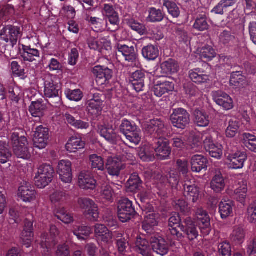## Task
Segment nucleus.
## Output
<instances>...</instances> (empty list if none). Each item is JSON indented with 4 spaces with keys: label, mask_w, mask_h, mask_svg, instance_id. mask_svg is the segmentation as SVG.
<instances>
[{
    "label": "nucleus",
    "mask_w": 256,
    "mask_h": 256,
    "mask_svg": "<svg viewBox=\"0 0 256 256\" xmlns=\"http://www.w3.org/2000/svg\"><path fill=\"white\" fill-rule=\"evenodd\" d=\"M91 167L94 172L96 170L103 171L104 169V162L103 158L96 154L90 156Z\"/></svg>",
    "instance_id": "nucleus-53"
},
{
    "label": "nucleus",
    "mask_w": 256,
    "mask_h": 256,
    "mask_svg": "<svg viewBox=\"0 0 256 256\" xmlns=\"http://www.w3.org/2000/svg\"><path fill=\"white\" fill-rule=\"evenodd\" d=\"M34 236L33 222L26 219L24 221V226L22 233L21 238L22 240L32 239Z\"/></svg>",
    "instance_id": "nucleus-64"
},
{
    "label": "nucleus",
    "mask_w": 256,
    "mask_h": 256,
    "mask_svg": "<svg viewBox=\"0 0 256 256\" xmlns=\"http://www.w3.org/2000/svg\"><path fill=\"white\" fill-rule=\"evenodd\" d=\"M216 56V52L211 46L202 47L200 51V57L204 62L212 60Z\"/></svg>",
    "instance_id": "nucleus-58"
},
{
    "label": "nucleus",
    "mask_w": 256,
    "mask_h": 256,
    "mask_svg": "<svg viewBox=\"0 0 256 256\" xmlns=\"http://www.w3.org/2000/svg\"><path fill=\"white\" fill-rule=\"evenodd\" d=\"M212 97L214 102L225 110H230L234 106L232 100L225 92L220 90L215 92L213 93Z\"/></svg>",
    "instance_id": "nucleus-22"
},
{
    "label": "nucleus",
    "mask_w": 256,
    "mask_h": 256,
    "mask_svg": "<svg viewBox=\"0 0 256 256\" xmlns=\"http://www.w3.org/2000/svg\"><path fill=\"white\" fill-rule=\"evenodd\" d=\"M162 8H165L168 14L173 18H178L180 14V10L177 4L172 0H161Z\"/></svg>",
    "instance_id": "nucleus-40"
},
{
    "label": "nucleus",
    "mask_w": 256,
    "mask_h": 256,
    "mask_svg": "<svg viewBox=\"0 0 256 256\" xmlns=\"http://www.w3.org/2000/svg\"><path fill=\"white\" fill-rule=\"evenodd\" d=\"M50 138L49 129L42 126H38L33 138L34 146L40 150L44 148L48 145Z\"/></svg>",
    "instance_id": "nucleus-14"
},
{
    "label": "nucleus",
    "mask_w": 256,
    "mask_h": 256,
    "mask_svg": "<svg viewBox=\"0 0 256 256\" xmlns=\"http://www.w3.org/2000/svg\"><path fill=\"white\" fill-rule=\"evenodd\" d=\"M114 194V192L112 187L106 184L102 186L100 196L104 202H112Z\"/></svg>",
    "instance_id": "nucleus-56"
},
{
    "label": "nucleus",
    "mask_w": 256,
    "mask_h": 256,
    "mask_svg": "<svg viewBox=\"0 0 256 256\" xmlns=\"http://www.w3.org/2000/svg\"><path fill=\"white\" fill-rule=\"evenodd\" d=\"M86 110L88 113L94 117L100 115L103 108V104L94 102L92 100H87L86 102Z\"/></svg>",
    "instance_id": "nucleus-50"
},
{
    "label": "nucleus",
    "mask_w": 256,
    "mask_h": 256,
    "mask_svg": "<svg viewBox=\"0 0 256 256\" xmlns=\"http://www.w3.org/2000/svg\"><path fill=\"white\" fill-rule=\"evenodd\" d=\"M119 130L130 142L137 145L141 140L140 131L136 123L124 118L119 127Z\"/></svg>",
    "instance_id": "nucleus-3"
},
{
    "label": "nucleus",
    "mask_w": 256,
    "mask_h": 256,
    "mask_svg": "<svg viewBox=\"0 0 256 256\" xmlns=\"http://www.w3.org/2000/svg\"><path fill=\"white\" fill-rule=\"evenodd\" d=\"M185 218H182L178 214L174 213L168 219L169 236L171 239L182 242L184 236L183 234L179 230L182 228V224Z\"/></svg>",
    "instance_id": "nucleus-8"
},
{
    "label": "nucleus",
    "mask_w": 256,
    "mask_h": 256,
    "mask_svg": "<svg viewBox=\"0 0 256 256\" xmlns=\"http://www.w3.org/2000/svg\"><path fill=\"white\" fill-rule=\"evenodd\" d=\"M36 174L44 177L48 176L50 179L52 180L54 170L50 164H44L39 166Z\"/></svg>",
    "instance_id": "nucleus-63"
},
{
    "label": "nucleus",
    "mask_w": 256,
    "mask_h": 256,
    "mask_svg": "<svg viewBox=\"0 0 256 256\" xmlns=\"http://www.w3.org/2000/svg\"><path fill=\"white\" fill-rule=\"evenodd\" d=\"M73 232L80 240H84L92 233V230L90 227L82 225L74 228Z\"/></svg>",
    "instance_id": "nucleus-55"
},
{
    "label": "nucleus",
    "mask_w": 256,
    "mask_h": 256,
    "mask_svg": "<svg viewBox=\"0 0 256 256\" xmlns=\"http://www.w3.org/2000/svg\"><path fill=\"white\" fill-rule=\"evenodd\" d=\"M79 186L81 188L94 190L97 186L94 177L89 172H81L78 177Z\"/></svg>",
    "instance_id": "nucleus-28"
},
{
    "label": "nucleus",
    "mask_w": 256,
    "mask_h": 256,
    "mask_svg": "<svg viewBox=\"0 0 256 256\" xmlns=\"http://www.w3.org/2000/svg\"><path fill=\"white\" fill-rule=\"evenodd\" d=\"M152 252L160 256L166 255L169 251L168 243L163 238L154 236L150 239Z\"/></svg>",
    "instance_id": "nucleus-17"
},
{
    "label": "nucleus",
    "mask_w": 256,
    "mask_h": 256,
    "mask_svg": "<svg viewBox=\"0 0 256 256\" xmlns=\"http://www.w3.org/2000/svg\"><path fill=\"white\" fill-rule=\"evenodd\" d=\"M148 16L146 18L148 22H162L164 17V12L154 7L150 8L148 10Z\"/></svg>",
    "instance_id": "nucleus-48"
},
{
    "label": "nucleus",
    "mask_w": 256,
    "mask_h": 256,
    "mask_svg": "<svg viewBox=\"0 0 256 256\" xmlns=\"http://www.w3.org/2000/svg\"><path fill=\"white\" fill-rule=\"evenodd\" d=\"M106 168L110 175L118 176L122 168V164L116 158L109 157L106 164Z\"/></svg>",
    "instance_id": "nucleus-32"
},
{
    "label": "nucleus",
    "mask_w": 256,
    "mask_h": 256,
    "mask_svg": "<svg viewBox=\"0 0 256 256\" xmlns=\"http://www.w3.org/2000/svg\"><path fill=\"white\" fill-rule=\"evenodd\" d=\"M94 232L98 242L108 244L112 239V234L104 224H96L94 226Z\"/></svg>",
    "instance_id": "nucleus-29"
},
{
    "label": "nucleus",
    "mask_w": 256,
    "mask_h": 256,
    "mask_svg": "<svg viewBox=\"0 0 256 256\" xmlns=\"http://www.w3.org/2000/svg\"><path fill=\"white\" fill-rule=\"evenodd\" d=\"M102 13L107 20L112 26H118L120 24V18L118 12L115 10L112 4H103Z\"/></svg>",
    "instance_id": "nucleus-24"
},
{
    "label": "nucleus",
    "mask_w": 256,
    "mask_h": 256,
    "mask_svg": "<svg viewBox=\"0 0 256 256\" xmlns=\"http://www.w3.org/2000/svg\"><path fill=\"white\" fill-rule=\"evenodd\" d=\"M61 86L60 83L54 80L50 77L46 78L44 82V95L47 98H54V102L50 104L52 106H57L56 104H60Z\"/></svg>",
    "instance_id": "nucleus-4"
},
{
    "label": "nucleus",
    "mask_w": 256,
    "mask_h": 256,
    "mask_svg": "<svg viewBox=\"0 0 256 256\" xmlns=\"http://www.w3.org/2000/svg\"><path fill=\"white\" fill-rule=\"evenodd\" d=\"M92 72L96 76L97 84L100 86H107L109 84L113 76V72L111 69L100 65L96 66L93 68Z\"/></svg>",
    "instance_id": "nucleus-11"
},
{
    "label": "nucleus",
    "mask_w": 256,
    "mask_h": 256,
    "mask_svg": "<svg viewBox=\"0 0 256 256\" xmlns=\"http://www.w3.org/2000/svg\"><path fill=\"white\" fill-rule=\"evenodd\" d=\"M204 140L200 135H194L190 136L186 146L188 151L192 154L200 152L202 151Z\"/></svg>",
    "instance_id": "nucleus-31"
},
{
    "label": "nucleus",
    "mask_w": 256,
    "mask_h": 256,
    "mask_svg": "<svg viewBox=\"0 0 256 256\" xmlns=\"http://www.w3.org/2000/svg\"><path fill=\"white\" fill-rule=\"evenodd\" d=\"M28 110L33 117L40 118L43 116L44 106L42 100L32 102L29 106Z\"/></svg>",
    "instance_id": "nucleus-46"
},
{
    "label": "nucleus",
    "mask_w": 256,
    "mask_h": 256,
    "mask_svg": "<svg viewBox=\"0 0 256 256\" xmlns=\"http://www.w3.org/2000/svg\"><path fill=\"white\" fill-rule=\"evenodd\" d=\"M64 119L68 124L76 129H87L90 126L88 122L80 120L76 114L73 115L66 113L64 114Z\"/></svg>",
    "instance_id": "nucleus-36"
},
{
    "label": "nucleus",
    "mask_w": 256,
    "mask_h": 256,
    "mask_svg": "<svg viewBox=\"0 0 256 256\" xmlns=\"http://www.w3.org/2000/svg\"><path fill=\"white\" fill-rule=\"evenodd\" d=\"M145 72L142 70H137L130 74L129 84L137 92H143L145 88Z\"/></svg>",
    "instance_id": "nucleus-15"
},
{
    "label": "nucleus",
    "mask_w": 256,
    "mask_h": 256,
    "mask_svg": "<svg viewBox=\"0 0 256 256\" xmlns=\"http://www.w3.org/2000/svg\"><path fill=\"white\" fill-rule=\"evenodd\" d=\"M234 202L232 200H222L220 203L219 212L222 218L224 219L233 214Z\"/></svg>",
    "instance_id": "nucleus-41"
},
{
    "label": "nucleus",
    "mask_w": 256,
    "mask_h": 256,
    "mask_svg": "<svg viewBox=\"0 0 256 256\" xmlns=\"http://www.w3.org/2000/svg\"><path fill=\"white\" fill-rule=\"evenodd\" d=\"M116 50L124 57V60L132 64H136L138 60V54L134 46L117 44L115 46Z\"/></svg>",
    "instance_id": "nucleus-18"
},
{
    "label": "nucleus",
    "mask_w": 256,
    "mask_h": 256,
    "mask_svg": "<svg viewBox=\"0 0 256 256\" xmlns=\"http://www.w3.org/2000/svg\"><path fill=\"white\" fill-rule=\"evenodd\" d=\"M248 192L246 185L243 184L234 190V198L236 201L239 202L242 204H244L246 202V194Z\"/></svg>",
    "instance_id": "nucleus-62"
},
{
    "label": "nucleus",
    "mask_w": 256,
    "mask_h": 256,
    "mask_svg": "<svg viewBox=\"0 0 256 256\" xmlns=\"http://www.w3.org/2000/svg\"><path fill=\"white\" fill-rule=\"evenodd\" d=\"M190 164L192 170L193 172H200L202 170H207L208 160L202 155L196 154L192 157Z\"/></svg>",
    "instance_id": "nucleus-30"
},
{
    "label": "nucleus",
    "mask_w": 256,
    "mask_h": 256,
    "mask_svg": "<svg viewBox=\"0 0 256 256\" xmlns=\"http://www.w3.org/2000/svg\"><path fill=\"white\" fill-rule=\"evenodd\" d=\"M204 146L211 157L218 160L221 158L222 155V146L214 144L211 136L208 135L205 137Z\"/></svg>",
    "instance_id": "nucleus-19"
},
{
    "label": "nucleus",
    "mask_w": 256,
    "mask_h": 256,
    "mask_svg": "<svg viewBox=\"0 0 256 256\" xmlns=\"http://www.w3.org/2000/svg\"><path fill=\"white\" fill-rule=\"evenodd\" d=\"M22 34L21 28L20 26L12 25H8L4 27L0 32V40L6 42H10L13 47L18 42V39L20 37Z\"/></svg>",
    "instance_id": "nucleus-10"
},
{
    "label": "nucleus",
    "mask_w": 256,
    "mask_h": 256,
    "mask_svg": "<svg viewBox=\"0 0 256 256\" xmlns=\"http://www.w3.org/2000/svg\"><path fill=\"white\" fill-rule=\"evenodd\" d=\"M194 122L200 127H206L210 124L209 116L203 110H196L194 112Z\"/></svg>",
    "instance_id": "nucleus-44"
},
{
    "label": "nucleus",
    "mask_w": 256,
    "mask_h": 256,
    "mask_svg": "<svg viewBox=\"0 0 256 256\" xmlns=\"http://www.w3.org/2000/svg\"><path fill=\"white\" fill-rule=\"evenodd\" d=\"M246 233L242 228H235L230 235L231 240L236 244H240L244 240Z\"/></svg>",
    "instance_id": "nucleus-57"
},
{
    "label": "nucleus",
    "mask_w": 256,
    "mask_h": 256,
    "mask_svg": "<svg viewBox=\"0 0 256 256\" xmlns=\"http://www.w3.org/2000/svg\"><path fill=\"white\" fill-rule=\"evenodd\" d=\"M189 76L192 82L198 84L206 82L209 80V76L204 74L202 69L200 68L190 70Z\"/></svg>",
    "instance_id": "nucleus-38"
},
{
    "label": "nucleus",
    "mask_w": 256,
    "mask_h": 256,
    "mask_svg": "<svg viewBox=\"0 0 256 256\" xmlns=\"http://www.w3.org/2000/svg\"><path fill=\"white\" fill-rule=\"evenodd\" d=\"M100 136L107 142L112 144H116L122 141V136L112 127L102 126L100 128Z\"/></svg>",
    "instance_id": "nucleus-25"
},
{
    "label": "nucleus",
    "mask_w": 256,
    "mask_h": 256,
    "mask_svg": "<svg viewBox=\"0 0 256 256\" xmlns=\"http://www.w3.org/2000/svg\"><path fill=\"white\" fill-rule=\"evenodd\" d=\"M144 216V219L142 222V229L147 234H151L153 232L154 227L158 224V214L156 212H152Z\"/></svg>",
    "instance_id": "nucleus-34"
},
{
    "label": "nucleus",
    "mask_w": 256,
    "mask_h": 256,
    "mask_svg": "<svg viewBox=\"0 0 256 256\" xmlns=\"http://www.w3.org/2000/svg\"><path fill=\"white\" fill-rule=\"evenodd\" d=\"M142 181L139 177L138 173L132 174L127 182V186L128 190L133 192H136L140 190L142 188Z\"/></svg>",
    "instance_id": "nucleus-43"
},
{
    "label": "nucleus",
    "mask_w": 256,
    "mask_h": 256,
    "mask_svg": "<svg viewBox=\"0 0 256 256\" xmlns=\"http://www.w3.org/2000/svg\"><path fill=\"white\" fill-rule=\"evenodd\" d=\"M142 54L147 61H154L160 54L158 46L152 44L144 46L142 48Z\"/></svg>",
    "instance_id": "nucleus-37"
},
{
    "label": "nucleus",
    "mask_w": 256,
    "mask_h": 256,
    "mask_svg": "<svg viewBox=\"0 0 256 256\" xmlns=\"http://www.w3.org/2000/svg\"><path fill=\"white\" fill-rule=\"evenodd\" d=\"M137 214L132 201L128 198L119 200L118 204V216L120 222H126L134 218Z\"/></svg>",
    "instance_id": "nucleus-5"
},
{
    "label": "nucleus",
    "mask_w": 256,
    "mask_h": 256,
    "mask_svg": "<svg viewBox=\"0 0 256 256\" xmlns=\"http://www.w3.org/2000/svg\"><path fill=\"white\" fill-rule=\"evenodd\" d=\"M145 132L154 140L165 136L166 128L164 122L161 119L150 120L145 126Z\"/></svg>",
    "instance_id": "nucleus-7"
},
{
    "label": "nucleus",
    "mask_w": 256,
    "mask_h": 256,
    "mask_svg": "<svg viewBox=\"0 0 256 256\" xmlns=\"http://www.w3.org/2000/svg\"><path fill=\"white\" fill-rule=\"evenodd\" d=\"M242 140L244 146L252 152L256 154V136L250 132L242 134Z\"/></svg>",
    "instance_id": "nucleus-49"
},
{
    "label": "nucleus",
    "mask_w": 256,
    "mask_h": 256,
    "mask_svg": "<svg viewBox=\"0 0 256 256\" xmlns=\"http://www.w3.org/2000/svg\"><path fill=\"white\" fill-rule=\"evenodd\" d=\"M86 142L80 136H72L66 145V149L70 152H76L85 147Z\"/></svg>",
    "instance_id": "nucleus-33"
},
{
    "label": "nucleus",
    "mask_w": 256,
    "mask_h": 256,
    "mask_svg": "<svg viewBox=\"0 0 256 256\" xmlns=\"http://www.w3.org/2000/svg\"><path fill=\"white\" fill-rule=\"evenodd\" d=\"M22 46L20 54L24 61L33 62L36 60V58H40V52L36 48H31L30 46L24 44H22Z\"/></svg>",
    "instance_id": "nucleus-35"
},
{
    "label": "nucleus",
    "mask_w": 256,
    "mask_h": 256,
    "mask_svg": "<svg viewBox=\"0 0 256 256\" xmlns=\"http://www.w3.org/2000/svg\"><path fill=\"white\" fill-rule=\"evenodd\" d=\"M56 216L58 220L65 224H70L74 220L72 214L64 208L58 209Z\"/></svg>",
    "instance_id": "nucleus-61"
},
{
    "label": "nucleus",
    "mask_w": 256,
    "mask_h": 256,
    "mask_svg": "<svg viewBox=\"0 0 256 256\" xmlns=\"http://www.w3.org/2000/svg\"><path fill=\"white\" fill-rule=\"evenodd\" d=\"M193 28L200 32L208 30L209 25L208 22V17L206 14H200L196 17Z\"/></svg>",
    "instance_id": "nucleus-51"
},
{
    "label": "nucleus",
    "mask_w": 256,
    "mask_h": 256,
    "mask_svg": "<svg viewBox=\"0 0 256 256\" xmlns=\"http://www.w3.org/2000/svg\"><path fill=\"white\" fill-rule=\"evenodd\" d=\"M134 252L142 256H152V249L150 242L144 236H138L134 246Z\"/></svg>",
    "instance_id": "nucleus-21"
},
{
    "label": "nucleus",
    "mask_w": 256,
    "mask_h": 256,
    "mask_svg": "<svg viewBox=\"0 0 256 256\" xmlns=\"http://www.w3.org/2000/svg\"><path fill=\"white\" fill-rule=\"evenodd\" d=\"M78 204L84 214L92 221H98L99 218L98 206L95 202L88 198H80Z\"/></svg>",
    "instance_id": "nucleus-6"
},
{
    "label": "nucleus",
    "mask_w": 256,
    "mask_h": 256,
    "mask_svg": "<svg viewBox=\"0 0 256 256\" xmlns=\"http://www.w3.org/2000/svg\"><path fill=\"white\" fill-rule=\"evenodd\" d=\"M154 151L153 146L152 148L148 145H144L140 148L138 156L144 162H152L155 159Z\"/></svg>",
    "instance_id": "nucleus-42"
},
{
    "label": "nucleus",
    "mask_w": 256,
    "mask_h": 256,
    "mask_svg": "<svg viewBox=\"0 0 256 256\" xmlns=\"http://www.w3.org/2000/svg\"><path fill=\"white\" fill-rule=\"evenodd\" d=\"M170 120L174 127L184 129L190 124V115L187 110L183 108H177L172 110Z\"/></svg>",
    "instance_id": "nucleus-9"
},
{
    "label": "nucleus",
    "mask_w": 256,
    "mask_h": 256,
    "mask_svg": "<svg viewBox=\"0 0 256 256\" xmlns=\"http://www.w3.org/2000/svg\"><path fill=\"white\" fill-rule=\"evenodd\" d=\"M210 188L216 193H222L226 186L225 179L222 174H216L211 180Z\"/></svg>",
    "instance_id": "nucleus-39"
},
{
    "label": "nucleus",
    "mask_w": 256,
    "mask_h": 256,
    "mask_svg": "<svg viewBox=\"0 0 256 256\" xmlns=\"http://www.w3.org/2000/svg\"><path fill=\"white\" fill-rule=\"evenodd\" d=\"M36 192L29 182H24L18 188V195L24 202H30L36 198Z\"/></svg>",
    "instance_id": "nucleus-27"
},
{
    "label": "nucleus",
    "mask_w": 256,
    "mask_h": 256,
    "mask_svg": "<svg viewBox=\"0 0 256 256\" xmlns=\"http://www.w3.org/2000/svg\"><path fill=\"white\" fill-rule=\"evenodd\" d=\"M10 69L14 77L19 78L20 79L25 80L28 78L25 70L16 61H12L10 64Z\"/></svg>",
    "instance_id": "nucleus-54"
},
{
    "label": "nucleus",
    "mask_w": 256,
    "mask_h": 256,
    "mask_svg": "<svg viewBox=\"0 0 256 256\" xmlns=\"http://www.w3.org/2000/svg\"><path fill=\"white\" fill-rule=\"evenodd\" d=\"M12 156L6 142L0 140V164H4L8 162Z\"/></svg>",
    "instance_id": "nucleus-52"
},
{
    "label": "nucleus",
    "mask_w": 256,
    "mask_h": 256,
    "mask_svg": "<svg viewBox=\"0 0 256 256\" xmlns=\"http://www.w3.org/2000/svg\"><path fill=\"white\" fill-rule=\"evenodd\" d=\"M196 218L195 222L191 217H186L182 224L180 230L191 241L197 238L199 236L197 226L204 237L209 235L212 230L210 217L206 210L198 208L196 212Z\"/></svg>",
    "instance_id": "nucleus-1"
},
{
    "label": "nucleus",
    "mask_w": 256,
    "mask_h": 256,
    "mask_svg": "<svg viewBox=\"0 0 256 256\" xmlns=\"http://www.w3.org/2000/svg\"><path fill=\"white\" fill-rule=\"evenodd\" d=\"M58 234V230L54 225H51L50 233H43L40 237V246L49 252L57 244L56 236Z\"/></svg>",
    "instance_id": "nucleus-13"
},
{
    "label": "nucleus",
    "mask_w": 256,
    "mask_h": 256,
    "mask_svg": "<svg viewBox=\"0 0 256 256\" xmlns=\"http://www.w3.org/2000/svg\"><path fill=\"white\" fill-rule=\"evenodd\" d=\"M246 78L240 70H236L230 74V85L234 88L242 86L246 82Z\"/></svg>",
    "instance_id": "nucleus-45"
},
{
    "label": "nucleus",
    "mask_w": 256,
    "mask_h": 256,
    "mask_svg": "<svg viewBox=\"0 0 256 256\" xmlns=\"http://www.w3.org/2000/svg\"><path fill=\"white\" fill-rule=\"evenodd\" d=\"M239 128L240 122L238 121L230 120L225 132L226 136L229 138H234L238 133Z\"/></svg>",
    "instance_id": "nucleus-59"
},
{
    "label": "nucleus",
    "mask_w": 256,
    "mask_h": 256,
    "mask_svg": "<svg viewBox=\"0 0 256 256\" xmlns=\"http://www.w3.org/2000/svg\"><path fill=\"white\" fill-rule=\"evenodd\" d=\"M184 195L189 202L197 206L200 202L201 194L200 188L196 184L185 183L184 185Z\"/></svg>",
    "instance_id": "nucleus-16"
},
{
    "label": "nucleus",
    "mask_w": 256,
    "mask_h": 256,
    "mask_svg": "<svg viewBox=\"0 0 256 256\" xmlns=\"http://www.w3.org/2000/svg\"><path fill=\"white\" fill-rule=\"evenodd\" d=\"M57 173L62 181L70 183L72 180V163L68 160H61L57 168Z\"/></svg>",
    "instance_id": "nucleus-20"
},
{
    "label": "nucleus",
    "mask_w": 256,
    "mask_h": 256,
    "mask_svg": "<svg viewBox=\"0 0 256 256\" xmlns=\"http://www.w3.org/2000/svg\"><path fill=\"white\" fill-rule=\"evenodd\" d=\"M24 132H14L10 136V142L14 155L19 158L28 160L31 156L27 138Z\"/></svg>",
    "instance_id": "nucleus-2"
},
{
    "label": "nucleus",
    "mask_w": 256,
    "mask_h": 256,
    "mask_svg": "<svg viewBox=\"0 0 256 256\" xmlns=\"http://www.w3.org/2000/svg\"><path fill=\"white\" fill-rule=\"evenodd\" d=\"M174 89V84L171 80H160L156 82L154 88L156 96L161 97L166 93L172 92Z\"/></svg>",
    "instance_id": "nucleus-26"
},
{
    "label": "nucleus",
    "mask_w": 256,
    "mask_h": 256,
    "mask_svg": "<svg viewBox=\"0 0 256 256\" xmlns=\"http://www.w3.org/2000/svg\"><path fill=\"white\" fill-rule=\"evenodd\" d=\"M160 68L164 74H170L176 72L178 70V66L175 60L170 58L161 64Z\"/></svg>",
    "instance_id": "nucleus-47"
},
{
    "label": "nucleus",
    "mask_w": 256,
    "mask_h": 256,
    "mask_svg": "<svg viewBox=\"0 0 256 256\" xmlns=\"http://www.w3.org/2000/svg\"><path fill=\"white\" fill-rule=\"evenodd\" d=\"M248 155L246 152L237 150V152L229 156L228 160L230 161V167L232 169L237 170L244 167Z\"/></svg>",
    "instance_id": "nucleus-23"
},
{
    "label": "nucleus",
    "mask_w": 256,
    "mask_h": 256,
    "mask_svg": "<svg viewBox=\"0 0 256 256\" xmlns=\"http://www.w3.org/2000/svg\"><path fill=\"white\" fill-rule=\"evenodd\" d=\"M64 94L68 100L76 102L80 101L84 96L83 92L80 89L72 90L67 88L64 90Z\"/></svg>",
    "instance_id": "nucleus-60"
},
{
    "label": "nucleus",
    "mask_w": 256,
    "mask_h": 256,
    "mask_svg": "<svg viewBox=\"0 0 256 256\" xmlns=\"http://www.w3.org/2000/svg\"><path fill=\"white\" fill-rule=\"evenodd\" d=\"M153 140L152 145L158 158L160 160L168 158L171 153L169 140L165 136L158 138Z\"/></svg>",
    "instance_id": "nucleus-12"
}]
</instances>
